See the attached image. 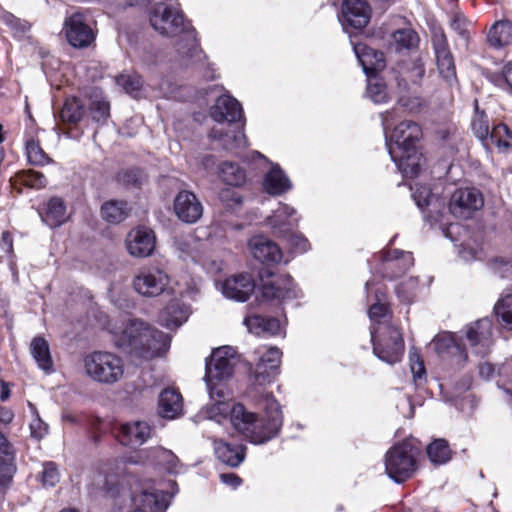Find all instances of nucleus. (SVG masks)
Returning a JSON list of instances; mask_svg holds the SVG:
<instances>
[{"mask_svg":"<svg viewBox=\"0 0 512 512\" xmlns=\"http://www.w3.org/2000/svg\"><path fill=\"white\" fill-rule=\"evenodd\" d=\"M429 348L435 352H445L446 350L464 352L468 349V346L459 340L454 333L444 331L434 337Z\"/></svg>","mask_w":512,"mask_h":512,"instance_id":"473e14b6","label":"nucleus"},{"mask_svg":"<svg viewBox=\"0 0 512 512\" xmlns=\"http://www.w3.org/2000/svg\"><path fill=\"white\" fill-rule=\"evenodd\" d=\"M255 284L249 274H239L227 278L222 284V293L225 297L244 302L254 291Z\"/></svg>","mask_w":512,"mask_h":512,"instance_id":"a211bd4d","label":"nucleus"},{"mask_svg":"<svg viewBox=\"0 0 512 512\" xmlns=\"http://www.w3.org/2000/svg\"><path fill=\"white\" fill-rule=\"evenodd\" d=\"M359 62L366 74L378 72L385 68L386 61L383 52L373 48L358 45L354 48Z\"/></svg>","mask_w":512,"mask_h":512,"instance_id":"c756f323","label":"nucleus"},{"mask_svg":"<svg viewBox=\"0 0 512 512\" xmlns=\"http://www.w3.org/2000/svg\"><path fill=\"white\" fill-rule=\"evenodd\" d=\"M468 24V20L460 12H455L451 17L450 25L452 29L464 39H468Z\"/></svg>","mask_w":512,"mask_h":512,"instance_id":"13d9d810","label":"nucleus"},{"mask_svg":"<svg viewBox=\"0 0 512 512\" xmlns=\"http://www.w3.org/2000/svg\"><path fill=\"white\" fill-rule=\"evenodd\" d=\"M261 293L266 300H277L279 302L294 299L298 296L293 279L289 275H281L272 280L263 281Z\"/></svg>","mask_w":512,"mask_h":512,"instance_id":"ddd939ff","label":"nucleus"},{"mask_svg":"<svg viewBox=\"0 0 512 512\" xmlns=\"http://www.w3.org/2000/svg\"><path fill=\"white\" fill-rule=\"evenodd\" d=\"M150 457L153 463L168 473L177 474L181 470V464L177 456L170 450L162 447L151 450Z\"/></svg>","mask_w":512,"mask_h":512,"instance_id":"72a5a7b5","label":"nucleus"},{"mask_svg":"<svg viewBox=\"0 0 512 512\" xmlns=\"http://www.w3.org/2000/svg\"><path fill=\"white\" fill-rule=\"evenodd\" d=\"M251 255L261 263L277 264L282 260V251L272 240L264 236H254L248 242Z\"/></svg>","mask_w":512,"mask_h":512,"instance_id":"dca6fc26","label":"nucleus"},{"mask_svg":"<svg viewBox=\"0 0 512 512\" xmlns=\"http://www.w3.org/2000/svg\"><path fill=\"white\" fill-rule=\"evenodd\" d=\"M115 341L120 349L130 347L136 351L165 352L170 348L171 337L141 320H130Z\"/></svg>","mask_w":512,"mask_h":512,"instance_id":"20e7f679","label":"nucleus"},{"mask_svg":"<svg viewBox=\"0 0 512 512\" xmlns=\"http://www.w3.org/2000/svg\"><path fill=\"white\" fill-rule=\"evenodd\" d=\"M233 409L229 400H217L210 405L205 406L201 411L200 415L203 418L213 420L218 424L221 423L223 419H226Z\"/></svg>","mask_w":512,"mask_h":512,"instance_id":"ea45409f","label":"nucleus"},{"mask_svg":"<svg viewBox=\"0 0 512 512\" xmlns=\"http://www.w3.org/2000/svg\"><path fill=\"white\" fill-rule=\"evenodd\" d=\"M209 397L212 402H216L217 400H228L225 392V387L221 383L212 384V380H206Z\"/></svg>","mask_w":512,"mask_h":512,"instance_id":"0e129e2a","label":"nucleus"},{"mask_svg":"<svg viewBox=\"0 0 512 512\" xmlns=\"http://www.w3.org/2000/svg\"><path fill=\"white\" fill-rule=\"evenodd\" d=\"M59 481V473L54 463L49 462L44 465L42 472V482L44 485L54 486Z\"/></svg>","mask_w":512,"mask_h":512,"instance_id":"052dcab7","label":"nucleus"},{"mask_svg":"<svg viewBox=\"0 0 512 512\" xmlns=\"http://www.w3.org/2000/svg\"><path fill=\"white\" fill-rule=\"evenodd\" d=\"M64 31L69 44L75 48H86L95 40L93 30L81 13H73L65 19Z\"/></svg>","mask_w":512,"mask_h":512,"instance_id":"9d476101","label":"nucleus"},{"mask_svg":"<svg viewBox=\"0 0 512 512\" xmlns=\"http://www.w3.org/2000/svg\"><path fill=\"white\" fill-rule=\"evenodd\" d=\"M342 13L345 22L349 26L361 29L368 24L371 10L365 0H344Z\"/></svg>","mask_w":512,"mask_h":512,"instance_id":"6ab92c4d","label":"nucleus"},{"mask_svg":"<svg viewBox=\"0 0 512 512\" xmlns=\"http://www.w3.org/2000/svg\"><path fill=\"white\" fill-rule=\"evenodd\" d=\"M117 84L121 86L126 93L134 98L140 96V91L143 86V79L138 75H120L116 79Z\"/></svg>","mask_w":512,"mask_h":512,"instance_id":"3c124183","label":"nucleus"},{"mask_svg":"<svg viewBox=\"0 0 512 512\" xmlns=\"http://www.w3.org/2000/svg\"><path fill=\"white\" fill-rule=\"evenodd\" d=\"M379 347L390 352H399L404 348L402 334L397 327L384 325L380 327Z\"/></svg>","mask_w":512,"mask_h":512,"instance_id":"f704fd0d","label":"nucleus"},{"mask_svg":"<svg viewBox=\"0 0 512 512\" xmlns=\"http://www.w3.org/2000/svg\"><path fill=\"white\" fill-rule=\"evenodd\" d=\"M420 136L421 129L418 124L406 120L393 129L390 142L387 143L392 160L407 177L416 176L420 170L422 155L416 146Z\"/></svg>","mask_w":512,"mask_h":512,"instance_id":"7ed1b4c3","label":"nucleus"},{"mask_svg":"<svg viewBox=\"0 0 512 512\" xmlns=\"http://www.w3.org/2000/svg\"><path fill=\"white\" fill-rule=\"evenodd\" d=\"M174 210L178 218L186 223L197 222L203 214V206L196 195L189 191H180L174 200Z\"/></svg>","mask_w":512,"mask_h":512,"instance_id":"2eb2a0df","label":"nucleus"},{"mask_svg":"<svg viewBox=\"0 0 512 512\" xmlns=\"http://www.w3.org/2000/svg\"><path fill=\"white\" fill-rule=\"evenodd\" d=\"M132 502L144 512H165L170 504L168 493L152 483H140L132 492Z\"/></svg>","mask_w":512,"mask_h":512,"instance_id":"6e6552de","label":"nucleus"},{"mask_svg":"<svg viewBox=\"0 0 512 512\" xmlns=\"http://www.w3.org/2000/svg\"><path fill=\"white\" fill-rule=\"evenodd\" d=\"M90 111L94 121L104 123L110 115V105L101 95L95 93L90 104Z\"/></svg>","mask_w":512,"mask_h":512,"instance_id":"8fccbe9b","label":"nucleus"},{"mask_svg":"<svg viewBox=\"0 0 512 512\" xmlns=\"http://www.w3.org/2000/svg\"><path fill=\"white\" fill-rule=\"evenodd\" d=\"M367 96L375 103H386L390 93L384 80L377 75L368 77Z\"/></svg>","mask_w":512,"mask_h":512,"instance_id":"79ce46f5","label":"nucleus"},{"mask_svg":"<svg viewBox=\"0 0 512 512\" xmlns=\"http://www.w3.org/2000/svg\"><path fill=\"white\" fill-rule=\"evenodd\" d=\"M219 177L228 185L241 186L246 181V172L237 163L223 162L219 167Z\"/></svg>","mask_w":512,"mask_h":512,"instance_id":"c9c22d12","label":"nucleus"},{"mask_svg":"<svg viewBox=\"0 0 512 512\" xmlns=\"http://www.w3.org/2000/svg\"><path fill=\"white\" fill-rule=\"evenodd\" d=\"M385 261L389 269L400 268L403 271L413 265L411 253L394 250L385 256Z\"/></svg>","mask_w":512,"mask_h":512,"instance_id":"09e8293b","label":"nucleus"},{"mask_svg":"<svg viewBox=\"0 0 512 512\" xmlns=\"http://www.w3.org/2000/svg\"><path fill=\"white\" fill-rule=\"evenodd\" d=\"M494 312L499 323L508 330H512V294L500 298L495 306Z\"/></svg>","mask_w":512,"mask_h":512,"instance_id":"a18cd8bd","label":"nucleus"},{"mask_svg":"<svg viewBox=\"0 0 512 512\" xmlns=\"http://www.w3.org/2000/svg\"><path fill=\"white\" fill-rule=\"evenodd\" d=\"M169 276L157 268L143 269L133 279V287L144 297H157L165 292L169 285Z\"/></svg>","mask_w":512,"mask_h":512,"instance_id":"1a4fd4ad","label":"nucleus"},{"mask_svg":"<svg viewBox=\"0 0 512 512\" xmlns=\"http://www.w3.org/2000/svg\"><path fill=\"white\" fill-rule=\"evenodd\" d=\"M101 216L109 223H120L128 216L127 204L123 201H108L101 207Z\"/></svg>","mask_w":512,"mask_h":512,"instance_id":"e433bc0d","label":"nucleus"},{"mask_svg":"<svg viewBox=\"0 0 512 512\" xmlns=\"http://www.w3.org/2000/svg\"><path fill=\"white\" fill-rule=\"evenodd\" d=\"M28 406L33 415V419L30 423L31 436L36 439L43 438L48 432V425L40 418L37 408L31 402H28Z\"/></svg>","mask_w":512,"mask_h":512,"instance_id":"5fc2aeb1","label":"nucleus"},{"mask_svg":"<svg viewBox=\"0 0 512 512\" xmlns=\"http://www.w3.org/2000/svg\"><path fill=\"white\" fill-rule=\"evenodd\" d=\"M27 159L30 164L42 166L51 162L49 156L41 148L39 141L30 138L25 145Z\"/></svg>","mask_w":512,"mask_h":512,"instance_id":"de8ad7c7","label":"nucleus"},{"mask_svg":"<svg viewBox=\"0 0 512 512\" xmlns=\"http://www.w3.org/2000/svg\"><path fill=\"white\" fill-rule=\"evenodd\" d=\"M249 332L255 335L274 336L284 334V327L281 322L273 317L251 315L244 319Z\"/></svg>","mask_w":512,"mask_h":512,"instance_id":"b1692460","label":"nucleus"},{"mask_svg":"<svg viewBox=\"0 0 512 512\" xmlns=\"http://www.w3.org/2000/svg\"><path fill=\"white\" fill-rule=\"evenodd\" d=\"M409 361L413 382L416 387H420L426 381V369L424 360L420 357V354H410Z\"/></svg>","mask_w":512,"mask_h":512,"instance_id":"864d4df0","label":"nucleus"},{"mask_svg":"<svg viewBox=\"0 0 512 512\" xmlns=\"http://www.w3.org/2000/svg\"><path fill=\"white\" fill-rule=\"evenodd\" d=\"M386 313L387 307L385 304L382 303H376L372 305L368 311L369 317L377 321L385 317Z\"/></svg>","mask_w":512,"mask_h":512,"instance_id":"774afa93","label":"nucleus"},{"mask_svg":"<svg viewBox=\"0 0 512 512\" xmlns=\"http://www.w3.org/2000/svg\"><path fill=\"white\" fill-rule=\"evenodd\" d=\"M229 130H224L223 127H213L210 132V138L217 141L218 144L225 150L237 151L245 148L247 139L242 129L239 127H232L229 124Z\"/></svg>","mask_w":512,"mask_h":512,"instance_id":"aec40b11","label":"nucleus"},{"mask_svg":"<svg viewBox=\"0 0 512 512\" xmlns=\"http://www.w3.org/2000/svg\"><path fill=\"white\" fill-rule=\"evenodd\" d=\"M474 107L475 114L472 118L471 128L476 137L482 142H485L491 134L489 119L485 111L479 109L477 100H475Z\"/></svg>","mask_w":512,"mask_h":512,"instance_id":"a19ab883","label":"nucleus"},{"mask_svg":"<svg viewBox=\"0 0 512 512\" xmlns=\"http://www.w3.org/2000/svg\"><path fill=\"white\" fill-rule=\"evenodd\" d=\"M189 315V307L174 300L161 311L159 322L168 329H177L188 320Z\"/></svg>","mask_w":512,"mask_h":512,"instance_id":"393cba45","label":"nucleus"},{"mask_svg":"<svg viewBox=\"0 0 512 512\" xmlns=\"http://www.w3.org/2000/svg\"><path fill=\"white\" fill-rule=\"evenodd\" d=\"M492 336V322L487 318L480 319L468 326L466 331V339L469 342L468 348L481 346L489 347Z\"/></svg>","mask_w":512,"mask_h":512,"instance_id":"bb28decb","label":"nucleus"},{"mask_svg":"<svg viewBox=\"0 0 512 512\" xmlns=\"http://www.w3.org/2000/svg\"><path fill=\"white\" fill-rule=\"evenodd\" d=\"M404 73L408 76L410 81L417 83L424 76L425 70L422 64L415 62L412 64L411 69Z\"/></svg>","mask_w":512,"mask_h":512,"instance_id":"338daca9","label":"nucleus"},{"mask_svg":"<svg viewBox=\"0 0 512 512\" xmlns=\"http://www.w3.org/2000/svg\"><path fill=\"white\" fill-rule=\"evenodd\" d=\"M176 246L181 253V257H190L194 261L201 259V255L199 254L201 243L194 236L188 234L178 237L176 239Z\"/></svg>","mask_w":512,"mask_h":512,"instance_id":"c03bdc74","label":"nucleus"},{"mask_svg":"<svg viewBox=\"0 0 512 512\" xmlns=\"http://www.w3.org/2000/svg\"><path fill=\"white\" fill-rule=\"evenodd\" d=\"M280 363V354H261L249 368L253 385L265 386L271 384L280 372Z\"/></svg>","mask_w":512,"mask_h":512,"instance_id":"9b49d317","label":"nucleus"},{"mask_svg":"<svg viewBox=\"0 0 512 512\" xmlns=\"http://www.w3.org/2000/svg\"><path fill=\"white\" fill-rule=\"evenodd\" d=\"M0 20L16 35L24 34L30 28V24L27 21L22 20L5 10L0 11Z\"/></svg>","mask_w":512,"mask_h":512,"instance_id":"603ef678","label":"nucleus"},{"mask_svg":"<svg viewBox=\"0 0 512 512\" xmlns=\"http://www.w3.org/2000/svg\"><path fill=\"white\" fill-rule=\"evenodd\" d=\"M84 367L89 377L101 383H114L123 375V361L118 354H87Z\"/></svg>","mask_w":512,"mask_h":512,"instance_id":"423d86ee","label":"nucleus"},{"mask_svg":"<svg viewBox=\"0 0 512 512\" xmlns=\"http://www.w3.org/2000/svg\"><path fill=\"white\" fill-rule=\"evenodd\" d=\"M432 43L439 73L451 85L456 81V71L445 34L442 31L434 32Z\"/></svg>","mask_w":512,"mask_h":512,"instance_id":"f8f14e48","label":"nucleus"},{"mask_svg":"<svg viewBox=\"0 0 512 512\" xmlns=\"http://www.w3.org/2000/svg\"><path fill=\"white\" fill-rule=\"evenodd\" d=\"M12 185L22 184L30 188H43L46 185V178L42 173L29 170L20 171L11 179Z\"/></svg>","mask_w":512,"mask_h":512,"instance_id":"49530a36","label":"nucleus"},{"mask_svg":"<svg viewBox=\"0 0 512 512\" xmlns=\"http://www.w3.org/2000/svg\"><path fill=\"white\" fill-rule=\"evenodd\" d=\"M118 179L124 184L137 185L142 180V172L138 169L125 170L118 174Z\"/></svg>","mask_w":512,"mask_h":512,"instance_id":"680f3d73","label":"nucleus"},{"mask_svg":"<svg viewBox=\"0 0 512 512\" xmlns=\"http://www.w3.org/2000/svg\"><path fill=\"white\" fill-rule=\"evenodd\" d=\"M394 42L400 47L410 49L419 41L418 35L411 29L398 30L393 34Z\"/></svg>","mask_w":512,"mask_h":512,"instance_id":"6e6d98bb","label":"nucleus"},{"mask_svg":"<svg viewBox=\"0 0 512 512\" xmlns=\"http://www.w3.org/2000/svg\"><path fill=\"white\" fill-rule=\"evenodd\" d=\"M478 368L480 377L485 380H489L501 372V366L494 365L487 361L481 362Z\"/></svg>","mask_w":512,"mask_h":512,"instance_id":"69168bd1","label":"nucleus"},{"mask_svg":"<svg viewBox=\"0 0 512 512\" xmlns=\"http://www.w3.org/2000/svg\"><path fill=\"white\" fill-rule=\"evenodd\" d=\"M420 449L413 440H404L391 447L385 455V471L396 483L411 478L417 470Z\"/></svg>","mask_w":512,"mask_h":512,"instance_id":"39448f33","label":"nucleus"},{"mask_svg":"<svg viewBox=\"0 0 512 512\" xmlns=\"http://www.w3.org/2000/svg\"><path fill=\"white\" fill-rule=\"evenodd\" d=\"M14 456L2 457L0 459V485L7 486L15 473Z\"/></svg>","mask_w":512,"mask_h":512,"instance_id":"4d7b16f0","label":"nucleus"},{"mask_svg":"<svg viewBox=\"0 0 512 512\" xmlns=\"http://www.w3.org/2000/svg\"><path fill=\"white\" fill-rule=\"evenodd\" d=\"M216 457L224 464L237 467L245 457V448L242 445H232L223 440H213Z\"/></svg>","mask_w":512,"mask_h":512,"instance_id":"cd10ccee","label":"nucleus"},{"mask_svg":"<svg viewBox=\"0 0 512 512\" xmlns=\"http://www.w3.org/2000/svg\"><path fill=\"white\" fill-rule=\"evenodd\" d=\"M259 404L265 417L248 411L242 404H234L231 411L233 427L253 444H264L276 437L283 425L279 403L271 393L261 394Z\"/></svg>","mask_w":512,"mask_h":512,"instance_id":"f257e3e1","label":"nucleus"},{"mask_svg":"<svg viewBox=\"0 0 512 512\" xmlns=\"http://www.w3.org/2000/svg\"><path fill=\"white\" fill-rule=\"evenodd\" d=\"M13 254V237L9 231H4L0 238V262L5 258L12 257Z\"/></svg>","mask_w":512,"mask_h":512,"instance_id":"bf43d9fd","label":"nucleus"},{"mask_svg":"<svg viewBox=\"0 0 512 512\" xmlns=\"http://www.w3.org/2000/svg\"><path fill=\"white\" fill-rule=\"evenodd\" d=\"M42 221L50 227H57L68 219L67 208L59 197L51 198L40 211Z\"/></svg>","mask_w":512,"mask_h":512,"instance_id":"7c9ffc66","label":"nucleus"},{"mask_svg":"<svg viewBox=\"0 0 512 512\" xmlns=\"http://www.w3.org/2000/svg\"><path fill=\"white\" fill-rule=\"evenodd\" d=\"M237 354H230L234 358ZM206 374L205 380H223L231 376L233 364L227 354H210L205 361Z\"/></svg>","mask_w":512,"mask_h":512,"instance_id":"4be33fe9","label":"nucleus"},{"mask_svg":"<svg viewBox=\"0 0 512 512\" xmlns=\"http://www.w3.org/2000/svg\"><path fill=\"white\" fill-rule=\"evenodd\" d=\"M149 21L160 35L180 39L176 44L180 54L193 56L197 50V33L180 9L157 3L149 12Z\"/></svg>","mask_w":512,"mask_h":512,"instance_id":"f03ea898","label":"nucleus"},{"mask_svg":"<svg viewBox=\"0 0 512 512\" xmlns=\"http://www.w3.org/2000/svg\"><path fill=\"white\" fill-rule=\"evenodd\" d=\"M484 206V197L476 188L456 189L449 200L450 213L459 219H470Z\"/></svg>","mask_w":512,"mask_h":512,"instance_id":"0eeeda50","label":"nucleus"},{"mask_svg":"<svg viewBox=\"0 0 512 512\" xmlns=\"http://www.w3.org/2000/svg\"><path fill=\"white\" fill-rule=\"evenodd\" d=\"M498 148L499 152L512 151V131L505 124H498L491 130L489 138Z\"/></svg>","mask_w":512,"mask_h":512,"instance_id":"37998d69","label":"nucleus"},{"mask_svg":"<svg viewBox=\"0 0 512 512\" xmlns=\"http://www.w3.org/2000/svg\"><path fill=\"white\" fill-rule=\"evenodd\" d=\"M491 47L502 48L512 44V23L508 20H500L493 24L487 36Z\"/></svg>","mask_w":512,"mask_h":512,"instance_id":"2f4dec72","label":"nucleus"},{"mask_svg":"<svg viewBox=\"0 0 512 512\" xmlns=\"http://www.w3.org/2000/svg\"><path fill=\"white\" fill-rule=\"evenodd\" d=\"M84 115V105L76 97L67 98L59 117L62 122L75 124L78 123Z\"/></svg>","mask_w":512,"mask_h":512,"instance_id":"4c0bfd02","label":"nucleus"},{"mask_svg":"<svg viewBox=\"0 0 512 512\" xmlns=\"http://www.w3.org/2000/svg\"><path fill=\"white\" fill-rule=\"evenodd\" d=\"M264 190L270 195H281L289 191L292 184L277 164H272L263 181Z\"/></svg>","mask_w":512,"mask_h":512,"instance_id":"c85d7f7f","label":"nucleus"},{"mask_svg":"<svg viewBox=\"0 0 512 512\" xmlns=\"http://www.w3.org/2000/svg\"><path fill=\"white\" fill-rule=\"evenodd\" d=\"M183 412V398L173 388L164 389L159 395V414L167 419H175Z\"/></svg>","mask_w":512,"mask_h":512,"instance_id":"a878e982","label":"nucleus"},{"mask_svg":"<svg viewBox=\"0 0 512 512\" xmlns=\"http://www.w3.org/2000/svg\"><path fill=\"white\" fill-rule=\"evenodd\" d=\"M452 451L444 439H436L427 446V455L434 465H443L451 459Z\"/></svg>","mask_w":512,"mask_h":512,"instance_id":"58836bf2","label":"nucleus"},{"mask_svg":"<svg viewBox=\"0 0 512 512\" xmlns=\"http://www.w3.org/2000/svg\"><path fill=\"white\" fill-rule=\"evenodd\" d=\"M295 214L296 210L293 207L280 204L273 211V214L267 218V223L271 226L275 235L286 236L297 224V219L294 218Z\"/></svg>","mask_w":512,"mask_h":512,"instance_id":"412c9836","label":"nucleus"},{"mask_svg":"<svg viewBox=\"0 0 512 512\" xmlns=\"http://www.w3.org/2000/svg\"><path fill=\"white\" fill-rule=\"evenodd\" d=\"M126 248L131 256H150L155 248L154 233L145 227L131 230L126 237Z\"/></svg>","mask_w":512,"mask_h":512,"instance_id":"4468645a","label":"nucleus"},{"mask_svg":"<svg viewBox=\"0 0 512 512\" xmlns=\"http://www.w3.org/2000/svg\"><path fill=\"white\" fill-rule=\"evenodd\" d=\"M150 426L144 421L125 423L121 426L119 440L123 445L140 446L150 437Z\"/></svg>","mask_w":512,"mask_h":512,"instance_id":"5701e85b","label":"nucleus"},{"mask_svg":"<svg viewBox=\"0 0 512 512\" xmlns=\"http://www.w3.org/2000/svg\"><path fill=\"white\" fill-rule=\"evenodd\" d=\"M242 114L240 103L228 95L219 96L210 110L211 117L220 125L224 122L233 124L242 118Z\"/></svg>","mask_w":512,"mask_h":512,"instance_id":"f3484780","label":"nucleus"},{"mask_svg":"<svg viewBox=\"0 0 512 512\" xmlns=\"http://www.w3.org/2000/svg\"><path fill=\"white\" fill-rule=\"evenodd\" d=\"M32 356L38 367L46 374L54 372V362L51 354H32Z\"/></svg>","mask_w":512,"mask_h":512,"instance_id":"e2e57ef3","label":"nucleus"}]
</instances>
